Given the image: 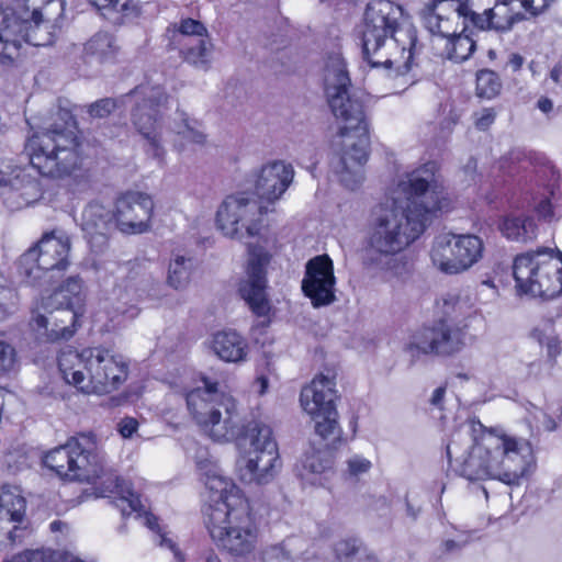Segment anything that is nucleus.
<instances>
[{
    "label": "nucleus",
    "mask_w": 562,
    "mask_h": 562,
    "mask_svg": "<svg viewBox=\"0 0 562 562\" xmlns=\"http://www.w3.org/2000/svg\"><path fill=\"white\" fill-rule=\"evenodd\" d=\"M0 195L12 210L30 205L41 195L38 181L26 168L14 166L9 161L0 162Z\"/></svg>",
    "instance_id": "6ab92c4d"
},
{
    "label": "nucleus",
    "mask_w": 562,
    "mask_h": 562,
    "mask_svg": "<svg viewBox=\"0 0 562 562\" xmlns=\"http://www.w3.org/2000/svg\"><path fill=\"white\" fill-rule=\"evenodd\" d=\"M540 422L543 428L548 431H553L557 428L554 419L544 413L542 414V419Z\"/></svg>",
    "instance_id": "774afa93"
},
{
    "label": "nucleus",
    "mask_w": 562,
    "mask_h": 562,
    "mask_svg": "<svg viewBox=\"0 0 562 562\" xmlns=\"http://www.w3.org/2000/svg\"><path fill=\"white\" fill-rule=\"evenodd\" d=\"M335 284L333 260L327 255L316 256L306 262L302 290L314 307L327 306L336 301Z\"/></svg>",
    "instance_id": "aec40b11"
},
{
    "label": "nucleus",
    "mask_w": 562,
    "mask_h": 562,
    "mask_svg": "<svg viewBox=\"0 0 562 562\" xmlns=\"http://www.w3.org/2000/svg\"><path fill=\"white\" fill-rule=\"evenodd\" d=\"M337 398L335 374L330 370L316 375L301 391V405L314 420L316 434L324 440L335 441L340 437L338 412L335 406Z\"/></svg>",
    "instance_id": "4468645a"
},
{
    "label": "nucleus",
    "mask_w": 562,
    "mask_h": 562,
    "mask_svg": "<svg viewBox=\"0 0 562 562\" xmlns=\"http://www.w3.org/2000/svg\"><path fill=\"white\" fill-rule=\"evenodd\" d=\"M263 207L245 193L224 199L216 212L218 228L232 238L257 236L261 229Z\"/></svg>",
    "instance_id": "dca6fc26"
},
{
    "label": "nucleus",
    "mask_w": 562,
    "mask_h": 562,
    "mask_svg": "<svg viewBox=\"0 0 562 562\" xmlns=\"http://www.w3.org/2000/svg\"><path fill=\"white\" fill-rule=\"evenodd\" d=\"M178 32L180 35L188 38V42H192L193 38H207L209 33L206 27L196 20L193 19H184L180 22L178 26Z\"/></svg>",
    "instance_id": "603ef678"
},
{
    "label": "nucleus",
    "mask_w": 562,
    "mask_h": 562,
    "mask_svg": "<svg viewBox=\"0 0 562 562\" xmlns=\"http://www.w3.org/2000/svg\"><path fill=\"white\" fill-rule=\"evenodd\" d=\"M15 364V350L14 348L0 340V375H3L13 370Z\"/></svg>",
    "instance_id": "6e6d98bb"
},
{
    "label": "nucleus",
    "mask_w": 562,
    "mask_h": 562,
    "mask_svg": "<svg viewBox=\"0 0 562 562\" xmlns=\"http://www.w3.org/2000/svg\"><path fill=\"white\" fill-rule=\"evenodd\" d=\"M361 45L363 59L371 67L391 68L403 59L404 74L411 68L417 35L404 19L403 10L390 0H371L363 16Z\"/></svg>",
    "instance_id": "7ed1b4c3"
},
{
    "label": "nucleus",
    "mask_w": 562,
    "mask_h": 562,
    "mask_svg": "<svg viewBox=\"0 0 562 562\" xmlns=\"http://www.w3.org/2000/svg\"><path fill=\"white\" fill-rule=\"evenodd\" d=\"M448 38V58L454 63L467 60L476 48L475 42L469 35L464 34V30L459 34L451 30V34Z\"/></svg>",
    "instance_id": "58836bf2"
},
{
    "label": "nucleus",
    "mask_w": 562,
    "mask_h": 562,
    "mask_svg": "<svg viewBox=\"0 0 562 562\" xmlns=\"http://www.w3.org/2000/svg\"><path fill=\"white\" fill-rule=\"evenodd\" d=\"M422 18L425 27L432 34H438L443 37H449L451 34V27L448 26L450 16H445L439 11L435 10L434 7L428 3L422 11Z\"/></svg>",
    "instance_id": "79ce46f5"
},
{
    "label": "nucleus",
    "mask_w": 562,
    "mask_h": 562,
    "mask_svg": "<svg viewBox=\"0 0 562 562\" xmlns=\"http://www.w3.org/2000/svg\"><path fill=\"white\" fill-rule=\"evenodd\" d=\"M484 12L490 14L492 30L497 32L509 31L516 22L524 19L521 13H512L507 3H498L496 0H488Z\"/></svg>",
    "instance_id": "c9c22d12"
},
{
    "label": "nucleus",
    "mask_w": 562,
    "mask_h": 562,
    "mask_svg": "<svg viewBox=\"0 0 562 562\" xmlns=\"http://www.w3.org/2000/svg\"><path fill=\"white\" fill-rule=\"evenodd\" d=\"M201 382L202 385L186 395L188 409L202 431L212 440H233L243 426L235 401L220 392L217 382L205 376Z\"/></svg>",
    "instance_id": "0eeeda50"
},
{
    "label": "nucleus",
    "mask_w": 562,
    "mask_h": 562,
    "mask_svg": "<svg viewBox=\"0 0 562 562\" xmlns=\"http://www.w3.org/2000/svg\"><path fill=\"white\" fill-rule=\"evenodd\" d=\"M451 199L435 173V164L408 173L396 195L372 213L362 249L368 268L391 270L396 255L415 241L438 212L448 211Z\"/></svg>",
    "instance_id": "f257e3e1"
},
{
    "label": "nucleus",
    "mask_w": 562,
    "mask_h": 562,
    "mask_svg": "<svg viewBox=\"0 0 562 562\" xmlns=\"http://www.w3.org/2000/svg\"><path fill=\"white\" fill-rule=\"evenodd\" d=\"M211 349L225 362H241L246 360L248 344L236 330L226 329L213 334Z\"/></svg>",
    "instance_id": "c85d7f7f"
},
{
    "label": "nucleus",
    "mask_w": 562,
    "mask_h": 562,
    "mask_svg": "<svg viewBox=\"0 0 562 562\" xmlns=\"http://www.w3.org/2000/svg\"><path fill=\"white\" fill-rule=\"evenodd\" d=\"M80 142L67 126L42 128L25 143V154L33 169L50 178H61L79 168L82 157Z\"/></svg>",
    "instance_id": "423d86ee"
},
{
    "label": "nucleus",
    "mask_w": 562,
    "mask_h": 562,
    "mask_svg": "<svg viewBox=\"0 0 562 562\" xmlns=\"http://www.w3.org/2000/svg\"><path fill=\"white\" fill-rule=\"evenodd\" d=\"M99 469L98 475L90 483L95 485L100 496L110 497L115 495V505L124 516L144 510L139 496L134 493L128 482L120 477L114 471L105 470L100 459Z\"/></svg>",
    "instance_id": "5701e85b"
},
{
    "label": "nucleus",
    "mask_w": 562,
    "mask_h": 562,
    "mask_svg": "<svg viewBox=\"0 0 562 562\" xmlns=\"http://www.w3.org/2000/svg\"><path fill=\"white\" fill-rule=\"evenodd\" d=\"M205 486L210 491H212L218 495V499L215 501V505L210 506L207 513L211 512L212 507H217V506L223 505L227 497H229L232 495L240 496L239 490L234 484L228 482L225 477H223L222 475H216V474L209 475L205 481Z\"/></svg>",
    "instance_id": "c03bdc74"
},
{
    "label": "nucleus",
    "mask_w": 562,
    "mask_h": 562,
    "mask_svg": "<svg viewBox=\"0 0 562 562\" xmlns=\"http://www.w3.org/2000/svg\"><path fill=\"white\" fill-rule=\"evenodd\" d=\"M429 3L435 10L445 16H450V19H460L462 14L468 12V4L462 3L460 0H432Z\"/></svg>",
    "instance_id": "8fccbe9b"
},
{
    "label": "nucleus",
    "mask_w": 562,
    "mask_h": 562,
    "mask_svg": "<svg viewBox=\"0 0 562 562\" xmlns=\"http://www.w3.org/2000/svg\"><path fill=\"white\" fill-rule=\"evenodd\" d=\"M294 170L292 165L281 160L261 167L255 181L256 194L268 202L280 199L292 183Z\"/></svg>",
    "instance_id": "a878e982"
},
{
    "label": "nucleus",
    "mask_w": 562,
    "mask_h": 562,
    "mask_svg": "<svg viewBox=\"0 0 562 562\" xmlns=\"http://www.w3.org/2000/svg\"><path fill=\"white\" fill-rule=\"evenodd\" d=\"M254 562H293L292 555L285 546L273 544L262 549Z\"/></svg>",
    "instance_id": "09e8293b"
},
{
    "label": "nucleus",
    "mask_w": 562,
    "mask_h": 562,
    "mask_svg": "<svg viewBox=\"0 0 562 562\" xmlns=\"http://www.w3.org/2000/svg\"><path fill=\"white\" fill-rule=\"evenodd\" d=\"M501 231L508 239L522 243L532 240L537 235V226L530 217L508 216Z\"/></svg>",
    "instance_id": "f704fd0d"
},
{
    "label": "nucleus",
    "mask_w": 562,
    "mask_h": 562,
    "mask_svg": "<svg viewBox=\"0 0 562 562\" xmlns=\"http://www.w3.org/2000/svg\"><path fill=\"white\" fill-rule=\"evenodd\" d=\"M43 305L46 313L33 317L35 328L43 330V335L50 341L71 338L76 331L79 311L59 304L47 306V300Z\"/></svg>",
    "instance_id": "b1692460"
},
{
    "label": "nucleus",
    "mask_w": 562,
    "mask_h": 562,
    "mask_svg": "<svg viewBox=\"0 0 562 562\" xmlns=\"http://www.w3.org/2000/svg\"><path fill=\"white\" fill-rule=\"evenodd\" d=\"M328 105L341 124L340 153L331 160V171L348 190H357L364 180L370 145L369 123L361 95L346 90L327 95Z\"/></svg>",
    "instance_id": "20e7f679"
},
{
    "label": "nucleus",
    "mask_w": 562,
    "mask_h": 562,
    "mask_svg": "<svg viewBox=\"0 0 562 562\" xmlns=\"http://www.w3.org/2000/svg\"><path fill=\"white\" fill-rule=\"evenodd\" d=\"M488 0H468V12L462 14V18L470 20V22L479 30H492V20L490 14L484 12Z\"/></svg>",
    "instance_id": "a18cd8bd"
},
{
    "label": "nucleus",
    "mask_w": 562,
    "mask_h": 562,
    "mask_svg": "<svg viewBox=\"0 0 562 562\" xmlns=\"http://www.w3.org/2000/svg\"><path fill=\"white\" fill-rule=\"evenodd\" d=\"M154 203L143 192L128 191L122 194L115 204V224L124 234H142L149 229Z\"/></svg>",
    "instance_id": "412c9836"
},
{
    "label": "nucleus",
    "mask_w": 562,
    "mask_h": 562,
    "mask_svg": "<svg viewBox=\"0 0 562 562\" xmlns=\"http://www.w3.org/2000/svg\"><path fill=\"white\" fill-rule=\"evenodd\" d=\"M324 85L326 97L350 90L351 82L346 63L339 54H331L327 57L324 67Z\"/></svg>",
    "instance_id": "7c9ffc66"
},
{
    "label": "nucleus",
    "mask_w": 562,
    "mask_h": 562,
    "mask_svg": "<svg viewBox=\"0 0 562 562\" xmlns=\"http://www.w3.org/2000/svg\"><path fill=\"white\" fill-rule=\"evenodd\" d=\"M18 8H26L32 11L33 16L55 26L63 14L64 4L60 0H14Z\"/></svg>",
    "instance_id": "72a5a7b5"
},
{
    "label": "nucleus",
    "mask_w": 562,
    "mask_h": 562,
    "mask_svg": "<svg viewBox=\"0 0 562 562\" xmlns=\"http://www.w3.org/2000/svg\"><path fill=\"white\" fill-rule=\"evenodd\" d=\"M114 227H116L115 215L109 207L99 202H90L83 209L81 228L93 251H103Z\"/></svg>",
    "instance_id": "393cba45"
},
{
    "label": "nucleus",
    "mask_w": 562,
    "mask_h": 562,
    "mask_svg": "<svg viewBox=\"0 0 562 562\" xmlns=\"http://www.w3.org/2000/svg\"><path fill=\"white\" fill-rule=\"evenodd\" d=\"M137 277V272L131 271L125 283L117 284L113 290V294L120 302V305L116 306V311L130 319L138 315L139 310L136 307L135 303L143 296L146 286L151 282L150 276L145 273L139 276V278Z\"/></svg>",
    "instance_id": "cd10ccee"
},
{
    "label": "nucleus",
    "mask_w": 562,
    "mask_h": 562,
    "mask_svg": "<svg viewBox=\"0 0 562 562\" xmlns=\"http://www.w3.org/2000/svg\"><path fill=\"white\" fill-rule=\"evenodd\" d=\"M58 367L67 383L88 394L110 393L127 379V364L102 347L86 348L81 352L63 350Z\"/></svg>",
    "instance_id": "39448f33"
},
{
    "label": "nucleus",
    "mask_w": 562,
    "mask_h": 562,
    "mask_svg": "<svg viewBox=\"0 0 562 562\" xmlns=\"http://www.w3.org/2000/svg\"><path fill=\"white\" fill-rule=\"evenodd\" d=\"M206 516L211 537L229 554L243 557L255 549L258 535L248 499L232 495Z\"/></svg>",
    "instance_id": "6e6552de"
},
{
    "label": "nucleus",
    "mask_w": 562,
    "mask_h": 562,
    "mask_svg": "<svg viewBox=\"0 0 562 562\" xmlns=\"http://www.w3.org/2000/svg\"><path fill=\"white\" fill-rule=\"evenodd\" d=\"M81 293V279L78 277H70L59 289H57L46 299L47 306L59 304L79 311L82 304Z\"/></svg>",
    "instance_id": "473e14b6"
},
{
    "label": "nucleus",
    "mask_w": 562,
    "mask_h": 562,
    "mask_svg": "<svg viewBox=\"0 0 562 562\" xmlns=\"http://www.w3.org/2000/svg\"><path fill=\"white\" fill-rule=\"evenodd\" d=\"M465 336L463 328L439 322L413 334L404 351L411 357L413 366L422 355L448 357L459 352L465 346Z\"/></svg>",
    "instance_id": "f3484780"
},
{
    "label": "nucleus",
    "mask_w": 562,
    "mask_h": 562,
    "mask_svg": "<svg viewBox=\"0 0 562 562\" xmlns=\"http://www.w3.org/2000/svg\"><path fill=\"white\" fill-rule=\"evenodd\" d=\"M26 502L16 488L2 486L0 491V519L22 521L25 515Z\"/></svg>",
    "instance_id": "2f4dec72"
},
{
    "label": "nucleus",
    "mask_w": 562,
    "mask_h": 562,
    "mask_svg": "<svg viewBox=\"0 0 562 562\" xmlns=\"http://www.w3.org/2000/svg\"><path fill=\"white\" fill-rule=\"evenodd\" d=\"M94 448L93 436L80 435L48 451L43 462L61 479L91 482L100 471Z\"/></svg>",
    "instance_id": "ddd939ff"
},
{
    "label": "nucleus",
    "mask_w": 562,
    "mask_h": 562,
    "mask_svg": "<svg viewBox=\"0 0 562 562\" xmlns=\"http://www.w3.org/2000/svg\"><path fill=\"white\" fill-rule=\"evenodd\" d=\"M18 307V293L14 288H0V322L12 315Z\"/></svg>",
    "instance_id": "864d4df0"
},
{
    "label": "nucleus",
    "mask_w": 562,
    "mask_h": 562,
    "mask_svg": "<svg viewBox=\"0 0 562 562\" xmlns=\"http://www.w3.org/2000/svg\"><path fill=\"white\" fill-rule=\"evenodd\" d=\"M447 456L454 471L469 481L494 479L507 485H518L535 464L530 442L475 419L453 434Z\"/></svg>",
    "instance_id": "f03ea898"
},
{
    "label": "nucleus",
    "mask_w": 562,
    "mask_h": 562,
    "mask_svg": "<svg viewBox=\"0 0 562 562\" xmlns=\"http://www.w3.org/2000/svg\"><path fill=\"white\" fill-rule=\"evenodd\" d=\"M446 394V389L443 386L437 387L430 398V403L434 406L440 407Z\"/></svg>",
    "instance_id": "0e129e2a"
},
{
    "label": "nucleus",
    "mask_w": 562,
    "mask_h": 562,
    "mask_svg": "<svg viewBox=\"0 0 562 562\" xmlns=\"http://www.w3.org/2000/svg\"><path fill=\"white\" fill-rule=\"evenodd\" d=\"M559 263L553 258V249L541 248L516 256L513 276L520 294L553 299L561 294V286L554 276Z\"/></svg>",
    "instance_id": "f8f14e48"
},
{
    "label": "nucleus",
    "mask_w": 562,
    "mask_h": 562,
    "mask_svg": "<svg viewBox=\"0 0 562 562\" xmlns=\"http://www.w3.org/2000/svg\"><path fill=\"white\" fill-rule=\"evenodd\" d=\"M530 336L547 348L548 357L554 359L560 353V340L552 318H544L535 326Z\"/></svg>",
    "instance_id": "4c0bfd02"
},
{
    "label": "nucleus",
    "mask_w": 562,
    "mask_h": 562,
    "mask_svg": "<svg viewBox=\"0 0 562 562\" xmlns=\"http://www.w3.org/2000/svg\"><path fill=\"white\" fill-rule=\"evenodd\" d=\"M335 551L340 562H376L375 557L357 540L339 541Z\"/></svg>",
    "instance_id": "a19ab883"
},
{
    "label": "nucleus",
    "mask_w": 562,
    "mask_h": 562,
    "mask_svg": "<svg viewBox=\"0 0 562 562\" xmlns=\"http://www.w3.org/2000/svg\"><path fill=\"white\" fill-rule=\"evenodd\" d=\"M70 240L65 234L46 233L19 260V273L31 285L49 284L69 265Z\"/></svg>",
    "instance_id": "9d476101"
},
{
    "label": "nucleus",
    "mask_w": 562,
    "mask_h": 562,
    "mask_svg": "<svg viewBox=\"0 0 562 562\" xmlns=\"http://www.w3.org/2000/svg\"><path fill=\"white\" fill-rule=\"evenodd\" d=\"M550 78L554 83L562 86V60L552 68Z\"/></svg>",
    "instance_id": "69168bd1"
},
{
    "label": "nucleus",
    "mask_w": 562,
    "mask_h": 562,
    "mask_svg": "<svg viewBox=\"0 0 562 562\" xmlns=\"http://www.w3.org/2000/svg\"><path fill=\"white\" fill-rule=\"evenodd\" d=\"M119 49L120 47L112 34L98 32L86 42L83 47L72 45L68 53V60L72 63L78 71L87 75L88 68L92 66L93 61L98 64L111 61L117 55Z\"/></svg>",
    "instance_id": "4be33fe9"
},
{
    "label": "nucleus",
    "mask_w": 562,
    "mask_h": 562,
    "mask_svg": "<svg viewBox=\"0 0 562 562\" xmlns=\"http://www.w3.org/2000/svg\"><path fill=\"white\" fill-rule=\"evenodd\" d=\"M138 423L136 419L126 417L119 424V431L124 438H130L137 430Z\"/></svg>",
    "instance_id": "680f3d73"
},
{
    "label": "nucleus",
    "mask_w": 562,
    "mask_h": 562,
    "mask_svg": "<svg viewBox=\"0 0 562 562\" xmlns=\"http://www.w3.org/2000/svg\"><path fill=\"white\" fill-rule=\"evenodd\" d=\"M270 255L260 247H252L246 269V277L239 283V293L250 310L258 316H266L270 311L267 296V266Z\"/></svg>",
    "instance_id": "a211bd4d"
},
{
    "label": "nucleus",
    "mask_w": 562,
    "mask_h": 562,
    "mask_svg": "<svg viewBox=\"0 0 562 562\" xmlns=\"http://www.w3.org/2000/svg\"><path fill=\"white\" fill-rule=\"evenodd\" d=\"M19 24L11 22L8 11H0V65H10L19 56Z\"/></svg>",
    "instance_id": "c756f323"
},
{
    "label": "nucleus",
    "mask_w": 562,
    "mask_h": 562,
    "mask_svg": "<svg viewBox=\"0 0 562 562\" xmlns=\"http://www.w3.org/2000/svg\"><path fill=\"white\" fill-rule=\"evenodd\" d=\"M502 90L498 75L490 69H482L476 74V92L481 98L492 99Z\"/></svg>",
    "instance_id": "37998d69"
},
{
    "label": "nucleus",
    "mask_w": 562,
    "mask_h": 562,
    "mask_svg": "<svg viewBox=\"0 0 562 562\" xmlns=\"http://www.w3.org/2000/svg\"><path fill=\"white\" fill-rule=\"evenodd\" d=\"M496 113L493 109H484L480 116L475 121V125L479 130H487L494 122Z\"/></svg>",
    "instance_id": "bf43d9fd"
},
{
    "label": "nucleus",
    "mask_w": 562,
    "mask_h": 562,
    "mask_svg": "<svg viewBox=\"0 0 562 562\" xmlns=\"http://www.w3.org/2000/svg\"><path fill=\"white\" fill-rule=\"evenodd\" d=\"M233 440L241 453L237 461L240 480L259 485L271 482L280 468L271 428L258 420H250L243 424Z\"/></svg>",
    "instance_id": "1a4fd4ad"
},
{
    "label": "nucleus",
    "mask_w": 562,
    "mask_h": 562,
    "mask_svg": "<svg viewBox=\"0 0 562 562\" xmlns=\"http://www.w3.org/2000/svg\"><path fill=\"white\" fill-rule=\"evenodd\" d=\"M177 114L181 120V123L176 124L173 131L190 143L203 144L205 140V135L190 124L189 119L184 112L178 111Z\"/></svg>",
    "instance_id": "de8ad7c7"
},
{
    "label": "nucleus",
    "mask_w": 562,
    "mask_h": 562,
    "mask_svg": "<svg viewBox=\"0 0 562 562\" xmlns=\"http://www.w3.org/2000/svg\"><path fill=\"white\" fill-rule=\"evenodd\" d=\"M193 260L190 257L176 255L168 268V284L176 290L183 289L190 281Z\"/></svg>",
    "instance_id": "ea45409f"
},
{
    "label": "nucleus",
    "mask_w": 562,
    "mask_h": 562,
    "mask_svg": "<svg viewBox=\"0 0 562 562\" xmlns=\"http://www.w3.org/2000/svg\"><path fill=\"white\" fill-rule=\"evenodd\" d=\"M524 64V57L519 54H512L508 60V65L512 67L514 71H517L521 68Z\"/></svg>",
    "instance_id": "338daca9"
},
{
    "label": "nucleus",
    "mask_w": 562,
    "mask_h": 562,
    "mask_svg": "<svg viewBox=\"0 0 562 562\" xmlns=\"http://www.w3.org/2000/svg\"><path fill=\"white\" fill-rule=\"evenodd\" d=\"M333 459L329 452L312 450L305 454L303 469L311 474H323L331 470Z\"/></svg>",
    "instance_id": "49530a36"
},
{
    "label": "nucleus",
    "mask_w": 562,
    "mask_h": 562,
    "mask_svg": "<svg viewBox=\"0 0 562 562\" xmlns=\"http://www.w3.org/2000/svg\"><path fill=\"white\" fill-rule=\"evenodd\" d=\"M133 98L135 104L131 111V123L146 140V151L156 159H162L165 149L161 138L160 109L166 105L168 95L160 86L140 85L121 98Z\"/></svg>",
    "instance_id": "9b49d317"
},
{
    "label": "nucleus",
    "mask_w": 562,
    "mask_h": 562,
    "mask_svg": "<svg viewBox=\"0 0 562 562\" xmlns=\"http://www.w3.org/2000/svg\"><path fill=\"white\" fill-rule=\"evenodd\" d=\"M469 543L468 538H461L459 540H446L442 542L441 548L445 553L451 554L460 552Z\"/></svg>",
    "instance_id": "052dcab7"
},
{
    "label": "nucleus",
    "mask_w": 562,
    "mask_h": 562,
    "mask_svg": "<svg viewBox=\"0 0 562 562\" xmlns=\"http://www.w3.org/2000/svg\"><path fill=\"white\" fill-rule=\"evenodd\" d=\"M483 254V243L475 235L445 234L435 239L431 248L432 263L447 274L469 270Z\"/></svg>",
    "instance_id": "2eb2a0df"
},
{
    "label": "nucleus",
    "mask_w": 562,
    "mask_h": 562,
    "mask_svg": "<svg viewBox=\"0 0 562 562\" xmlns=\"http://www.w3.org/2000/svg\"><path fill=\"white\" fill-rule=\"evenodd\" d=\"M536 212L543 220L550 221L553 217V211L549 199L541 200L536 206Z\"/></svg>",
    "instance_id": "e2e57ef3"
},
{
    "label": "nucleus",
    "mask_w": 562,
    "mask_h": 562,
    "mask_svg": "<svg viewBox=\"0 0 562 562\" xmlns=\"http://www.w3.org/2000/svg\"><path fill=\"white\" fill-rule=\"evenodd\" d=\"M145 524L146 526L153 530V531H156L157 532V543L160 546V547H166L168 549H170L173 553H175V557L179 560V561H182L183 558H182V554L181 552L178 550L176 543L166 536V533H162L161 532V529L159 527V524H158V518L151 514H148L146 515L145 517Z\"/></svg>",
    "instance_id": "3c124183"
},
{
    "label": "nucleus",
    "mask_w": 562,
    "mask_h": 562,
    "mask_svg": "<svg viewBox=\"0 0 562 562\" xmlns=\"http://www.w3.org/2000/svg\"><path fill=\"white\" fill-rule=\"evenodd\" d=\"M181 53L184 59L196 68L207 69L213 44L210 38H193L192 42L183 43Z\"/></svg>",
    "instance_id": "e433bc0d"
},
{
    "label": "nucleus",
    "mask_w": 562,
    "mask_h": 562,
    "mask_svg": "<svg viewBox=\"0 0 562 562\" xmlns=\"http://www.w3.org/2000/svg\"><path fill=\"white\" fill-rule=\"evenodd\" d=\"M99 9H110L115 12H124L127 9L128 0H89Z\"/></svg>",
    "instance_id": "13d9d810"
},
{
    "label": "nucleus",
    "mask_w": 562,
    "mask_h": 562,
    "mask_svg": "<svg viewBox=\"0 0 562 562\" xmlns=\"http://www.w3.org/2000/svg\"><path fill=\"white\" fill-rule=\"evenodd\" d=\"M10 13L11 22L19 24V40L33 46H47L54 41L53 25L43 21L38 16H33L32 11L26 8H18L14 3V9Z\"/></svg>",
    "instance_id": "bb28decb"
},
{
    "label": "nucleus",
    "mask_w": 562,
    "mask_h": 562,
    "mask_svg": "<svg viewBox=\"0 0 562 562\" xmlns=\"http://www.w3.org/2000/svg\"><path fill=\"white\" fill-rule=\"evenodd\" d=\"M371 468V462L362 457L355 456L348 460V470L352 475L366 473Z\"/></svg>",
    "instance_id": "4d7b16f0"
},
{
    "label": "nucleus",
    "mask_w": 562,
    "mask_h": 562,
    "mask_svg": "<svg viewBox=\"0 0 562 562\" xmlns=\"http://www.w3.org/2000/svg\"><path fill=\"white\" fill-rule=\"evenodd\" d=\"M119 105L117 99L104 98L89 105V114L92 117L103 119L109 116Z\"/></svg>",
    "instance_id": "5fc2aeb1"
}]
</instances>
